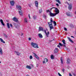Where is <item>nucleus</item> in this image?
Returning <instances> with one entry per match:
<instances>
[{
	"label": "nucleus",
	"instance_id": "6",
	"mask_svg": "<svg viewBox=\"0 0 76 76\" xmlns=\"http://www.w3.org/2000/svg\"><path fill=\"white\" fill-rule=\"evenodd\" d=\"M34 4L36 7H38V1H35L34 2Z\"/></svg>",
	"mask_w": 76,
	"mask_h": 76
},
{
	"label": "nucleus",
	"instance_id": "54",
	"mask_svg": "<svg viewBox=\"0 0 76 76\" xmlns=\"http://www.w3.org/2000/svg\"><path fill=\"white\" fill-rule=\"evenodd\" d=\"M68 1H70V0H68Z\"/></svg>",
	"mask_w": 76,
	"mask_h": 76
},
{
	"label": "nucleus",
	"instance_id": "27",
	"mask_svg": "<svg viewBox=\"0 0 76 76\" xmlns=\"http://www.w3.org/2000/svg\"><path fill=\"white\" fill-rule=\"evenodd\" d=\"M56 1L58 3H59V4H61V3L60 2V1H59V0H56Z\"/></svg>",
	"mask_w": 76,
	"mask_h": 76
},
{
	"label": "nucleus",
	"instance_id": "4",
	"mask_svg": "<svg viewBox=\"0 0 76 76\" xmlns=\"http://www.w3.org/2000/svg\"><path fill=\"white\" fill-rule=\"evenodd\" d=\"M31 45L34 48H39V47L38 46V45L36 43H34L32 42L31 44Z\"/></svg>",
	"mask_w": 76,
	"mask_h": 76
},
{
	"label": "nucleus",
	"instance_id": "32",
	"mask_svg": "<svg viewBox=\"0 0 76 76\" xmlns=\"http://www.w3.org/2000/svg\"><path fill=\"white\" fill-rule=\"evenodd\" d=\"M14 25L15 26V27L16 28H17V26H18V24H16L15 23H14Z\"/></svg>",
	"mask_w": 76,
	"mask_h": 76
},
{
	"label": "nucleus",
	"instance_id": "39",
	"mask_svg": "<svg viewBox=\"0 0 76 76\" xmlns=\"http://www.w3.org/2000/svg\"><path fill=\"white\" fill-rule=\"evenodd\" d=\"M62 71L63 72H64V69H62Z\"/></svg>",
	"mask_w": 76,
	"mask_h": 76
},
{
	"label": "nucleus",
	"instance_id": "29",
	"mask_svg": "<svg viewBox=\"0 0 76 76\" xmlns=\"http://www.w3.org/2000/svg\"><path fill=\"white\" fill-rule=\"evenodd\" d=\"M46 12L47 13H48V12H49V13H51V11H50V10H46Z\"/></svg>",
	"mask_w": 76,
	"mask_h": 76
},
{
	"label": "nucleus",
	"instance_id": "17",
	"mask_svg": "<svg viewBox=\"0 0 76 76\" xmlns=\"http://www.w3.org/2000/svg\"><path fill=\"white\" fill-rule=\"evenodd\" d=\"M68 39H69V41L70 42H72V43H73V41L71 39L70 37H68Z\"/></svg>",
	"mask_w": 76,
	"mask_h": 76
},
{
	"label": "nucleus",
	"instance_id": "41",
	"mask_svg": "<svg viewBox=\"0 0 76 76\" xmlns=\"http://www.w3.org/2000/svg\"><path fill=\"white\" fill-rule=\"evenodd\" d=\"M64 30H65V31H67V28L65 27L64 28Z\"/></svg>",
	"mask_w": 76,
	"mask_h": 76
},
{
	"label": "nucleus",
	"instance_id": "23",
	"mask_svg": "<svg viewBox=\"0 0 76 76\" xmlns=\"http://www.w3.org/2000/svg\"><path fill=\"white\" fill-rule=\"evenodd\" d=\"M0 40H1V41L2 42H3V43H5V42L4 41V40L2 39V38H1L0 39Z\"/></svg>",
	"mask_w": 76,
	"mask_h": 76
},
{
	"label": "nucleus",
	"instance_id": "19",
	"mask_svg": "<svg viewBox=\"0 0 76 76\" xmlns=\"http://www.w3.org/2000/svg\"><path fill=\"white\" fill-rule=\"evenodd\" d=\"M0 54H1V55H2L3 54V51H2V49L1 48H0Z\"/></svg>",
	"mask_w": 76,
	"mask_h": 76
},
{
	"label": "nucleus",
	"instance_id": "51",
	"mask_svg": "<svg viewBox=\"0 0 76 76\" xmlns=\"http://www.w3.org/2000/svg\"><path fill=\"white\" fill-rule=\"evenodd\" d=\"M23 33H22V34L21 35V36H22V35H23Z\"/></svg>",
	"mask_w": 76,
	"mask_h": 76
},
{
	"label": "nucleus",
	"instance_id": "36",
	"mask_svg": "<svg viewBox=\"0 0 76 76\" xmlns=\"http://www.w3.org/2000/svg\"><path fill=\"white\" fill-rule=\"evenodd\" d=\"M28 6L29 7H31V5L30 4H28Z\"/></svg>",
	"mask_w": 76,
	"mask_h": 76
},
{
	"label": "nucleus",
	"instance_id": "7",
	"mask_svg": "<svg viewBox=\"0 0 76 76\" xmlns=\"http://www.w3.org/2000/svg\"><path fill=\"white\" fill-rule=\"evenodd\" d=\"M10 4L12 6H14V4H15V2L14 1H11L10 2Z\"/></svg>",
	"mask_w": 76,
	"mask_h": 76
},
{
	"label": "nucleus",
	"instance_id": "42",
	"mask_svg": "<svg viewBox=\"0 0 76 76\" xmlns=\"http://www.w3.org/2000/svg\"><path fill=\"white\" fill-rule=\"evenodd\" d=\"M4 37H6V38H7V35H4Z\"/></svg>",
	"mask_w": 76,
	"mask_h": 76
},
{
	"label": "nucleus",
	"instance_id": "35",
	"mask_svg": "<svg viewBox=\"0 0 76 76\" xmlns=\"http://www.w3.org/2000/svg\"><path fill=\"white\" fill-rule=\"evenodd\" d=\"M32 56H30V59H32Z\"/></svg>",
	"mask_w": 76,
	"mask_h": 76
},
{
	"label": "nucleus",
	"instance_id": "52",
	"mask_svg": "<svg viewBox=\"0 0 76 76\" xmlns=\"http://www.w3.org/2000/svg\"><path fill=\"white\" fill-rule=\"evenodd\" d=\"M26 76H30L29 75H27Z\"/></svg>",
	"mask_w": 76,
	"mask_h": 76
},
{
	"label": "nucleus",
	"instance_id": "20",
	"mask_svg": "<svg viewBox=\"0 0 76 76\" xmlns=\"http://www.w3.org/2000/svg\"><path fill=\"white\" fill-rule=\"evenodd\" d=\"M24 22H25V23H28V20L26 18H25L24 19Z\"/></svg>",
	"mask_w": 76,
	"mask_h": 76
},
{
	"label": "nucleus",
	"instance_id": "5",
	"mask_svg": "<svg viewBox=\"0 0 76 76\" xmlns=\"http://www.w3.org/2000/svg\"><path fill=\"white\" fill-rule=\"evenodd\" d=\"M16 8L18 9V10H20L22 9V7H21V6H20L19 5H16Z\"/></svg>",
	"mask_w": 76,
	"mask_h": 76
},
{
	"label": "nucleus",
	"instance_id": "45",
	"mask_svg": "<svg viewBox=\"0 0 76 76\" xmlns=\"http://www.w3.org/2000/svg\"><path fill=\"white\" fill-rule=\"evenodd\" d=\"M28 39L29 41H31V38H29Z\"/></svg>",
	"mask_w": 76,
	"mask_h": 76
},
{
	"label": "nucleus",
	"instance_id": "44",
	"mask_svg": "<svg viewBox=\"0 0 76 76\" xmlns=\"http://www.w3.org/2000/svg\"><path fill=\"white\" fill-rule=\"evenodd\" d=\"M66 3H67V4L68 5H69H69H70V4H69V3H68V2H66Z\"/></svg>",
	"mask_w": 76,
	"mask_h": 76
},
{
	"label": "nucleus",
	"instance_id": "22",
	"mask_svg": "<svg viewBox=\"0 0 76 76\" xmlns=\"http://www.w3.org/2000/svg\"><path fill=\"white\" fill-rule=\"evenodd\" d=\"M18 12L20 15H22V10H20V11H18Z\"/></svg>",
	"mask_w": 76,
	"mask_h": 76
},
{
	"label": "nucleus",
	"instance_id": "46",
	"mask_svg": "<svg viewBox=\"0 0 76 76\" xmlns=\"http://www.w3.org/2000/svg\"><path fill=\"white\" fill-rule=\"evenodd\" d=\"M56 6H59V5H58V3H57L56 4Z\"/></svg>",
	"mask_w": 76,
	"mask_h": 76
},
{
	"label": "nucleus",
	"instance_id": "31",
	"mask_svg": "<svg viewBox=\"0 0 76 76\" xmlns=\"http://www.w3.org/2000/svg\"><path fill=\"white\" fill-rule=\"evenodd\" d=\"M59 45L61 46V47H62V46H63V44H61V43H59Z\"/></svg>",
	"mask_w": 76,
	"mask_h": 76
},
{
	"label": "nucleus",
	"instance_id": "16",
	"mask_svg": "<svg viewBox=\"0 0 76 76\" xmlns=\"http://www.w3.org/2000/svg\"><path fill=\"white\" fill-rule=\"evenodd\" d=\"M34 56L36 58H37V60H39V57H38V56H37V55H36V54H35V53H34Z\"/></svg>",
	"mask_w": 76,
	"mask_h": 76
},
{
	"label": "nucleus",
	"instance_id": "48",
	"mask_svg": "<svg viewBox=\"0 0 76 76\" xmlns=\"http://www.w3.org/2000/svg\"><path fill=\"white\" fill-rule=\"evenodd\" d=\"M54 8V7H53V8H50V10H52V9H53Z\"/></svg>",
	"mask_w": 76,
	"mask_h": 76
},
{
	"label": "nucleus",
	"instance_id": "9",
	"mask_svg": "<svg viewBox=\"0 0 76 76\" xmlns=\"http://www.w3.org/2000/svg\"><path fill=\"white\" fill-rule=\"evenodd\" d=\"M58 51V48H56L54 50V53H57Z\"/></svg>",
	"mask_w": 76,
	"mask_h": 76
},
{
	"label": "nucleus",
	"instance_id": "3",
	"mask_svg": "<svg viewBox=\"0 0 76 76\" xmlns=\"http://www.w3.org/2000/svg\"><path fill=\"white\" fill-rule=\"evenodd\" d=\"M53 21L52 20V18H51L50 20V22L48 23V25L50 28V30L51 31V29H53V25L52 24V23Z\"/></svg>",
	"mask_w": 76,
	"mask_h": 76
},
{
	"label": "nucleus",
	"instance_id": "11",
	"mask_svg": "<svg viewBox=\"0 0 76 76\" xmlns=\"http://www.w3.org/2000/svg\"><path fill=\"white\" fill-rule=\"evenodd\" d=\"M66 63L67 64H70V59H69V58H68L67 59V60L66 61Z\"/></svg>",
	"mask_w": 76,
	"mask_h": 76
},
{
	"label": "nucleus",
	"instance_id": "10",
	"mask_svg": "<svg viewBox=\"0 0 76 76\" xmlns=\"http://www.w3.org/2000/svg\"><path fill=\"white\" fill-rule=\"evenodd\" d=\"M47 62H48V59L47 58H45L44 59V61L43 62V63H46Z\"/></svg>",
	"mask_w": 76,
	"mask_h": 76
},
{
	"label": "nucleus",
	"instance_id": "53",
	"mask_svg": "<svg viewBox=\"0 0 76 76\" xmlns=\"http://www.w3.org/2000/svg\"><path fill=\"white\" fill-rule=\"evenodd\" d=\"M45 18H46V16H45Z\"/></svg>",
	"mask_w": 76,
	"mask_h": 76
},
{
	"label": "nucleus",
	"instance_id": "24",
	"mask_svg": "<svg viewBox=\"0 0 76 76\" xmlns=\"http://www.w3.org/2000/svg\"><path fill=\"white\" fill-rule=\"evenodd\" d=\"M50 58H51V59H54V56L53 55H51L50 56Z\"/></svg>",
	"mask_w": 76,
	"mask_h": 76
},
{
	"label": "nucleus",
	"instance_id": "13",
	"mask_svg": "<svg viewBox=\"0 0 76 76\" xmlns=\"http://www.w3.org/2000/svg\"><path fill=\"white\" fill-rule=\"evenodd\" d=\"M13 20L14 21H15V22H18V19H17V18H16L15 17H14L13 18Z\"/></svg>",
	"mask_w": 76,
	"mask_h": 76
},
{
	"label": "nucleus",
	"instance_id": "26",
	"mask_svg": "<svg viewBox=\"0 0 76 76\" xmlns=\"http://www.w3.org/2000/svg\"><path fill=\"white\" fill-rule=\"evenodd\" d=\"M7 25L8 28V29L10 28V26H9V23H7Z\"/></svg>",
	"mask_w": 76,
	"mask_h": 76
},
{
	"label": "nucleus",
	"instance_id": "49",
	"mask_svg": "<svg viewBox=\"0 0 76 76\" xmlns=\"http://www.w3.org/2000/svg\"><path fill=\"white\" fill-rule=\"evenodd\" d=\"M63 46H64V47H66V45H63Z\"/></svg>",
	"mask_w": 76,
	"mask_h": 76
},
{
	"label": "nucleus",
	"instance_id": "8",
	"mask_svg": "<svg viewBox=\"0 0 76 76\" xmlns=\"http://www.w3.org/2000/svg\"><path fill=\"white\" fill-rule=\"evenodd\" d=\"M69 10H71L72 8V4H69Z\"/></svg>",
	"mask_w": 76,
	"mask_h": 76
},
{
	"label": "nucleus",
	"instance_id": "14",
	"mask_svg": "<svg viewBox=\"0 0 76 76\" xmlns=\"http://www.w3.org/2000/svg\"><path fill=\"white\" fill-rule=\"evenodd\" d=\"M0 22H1V24L3 25V26H4V23H3V20L2 19H1L0 20Z\"/></svg>",
	"mask_w": 76,
	"mask_h": 76
},
{
	"label": "nucleus",
	"instance_id": "15",
	"mask_svg": "<svg viewBox=\"0 0 76 76\" xmlns=\"http://www.w3.org/2000/svg\"><path fill=\"white\" fill-rule=\"evenodd\" d=\"M26 69H31V66L28 65H27L26 66Z\"/></svg>",
	"mask_w": 76,
	"mask_h": 76
},
{
	"label": "nucleus",
	"instance_id": "37",
	"mask_svg": "<svg viewBox=\"0 0 76 76\" xmlns=\"http://www.w3.org/2000/svg\"><path fill=\"white\" fill-rule=\"evenodd\" d=\"M58 75L59 76H62V75H61V74H60V73L59 72L58 73Z\"/></svg>",
	"mask_w": 76,
	"mask_h": 76
},
{
	"label": "nucleus",
	"instance_id": "30",
	"mask_svg": "<svg viewBox=\"0 0 76 76\" xmlns=\"http://www.w3.org/2000/svg\"><path fill=\"white\" fill-rule=\"evenodd\" d=\"M60 60L61 61V63L62 64H63V58L61 57V58H60Z\"/></svg>",
	"mask_w": 76,
	"mask_h": 76
},
{
	"label": "nucleus",
	"instance_id": "1",
	"mask_svg": "<svg viewBox=\"0 0 76 76\" xmlns=\"http://www.w3.org/2000/svg\"><path fill=\"white\" fill-rule=\"evenodd\" d=\"M55 12L56 13H52V12H51L49 14V15L51 17H54L55 16H56V15H57V14H58L59 13V10L57 8H55Z\"/></svg>",
	"mask_w": 76,
	"mask_h": 76
},
{
	"label": "nucleus",
	"instance_id": "57",
	"mask_svg": "<svg viewBox=\"0 0 76 76\" xmlns=\"http://www.w3.org/2000/svg\"><path fill=\"white\" fill-rule=\"evenodd\" d=\"M75 30H76V28H75Z\"/></svg>",
	"mask_w": 76,
	"mask_h": 76
},
{
	"label": "nucleus",
	"instance_id": "33",
	"mask_svg": "<svg viewBox=\"0 0 76 76\" xmlns=\"http://www.w3.org/2000/svg\"><path fill=\"white\" fill-rule=\"evenodd\" d=\"M53 23L55 25V26H56V21H54L53 22Z\"/></svg>",
	"mask_w": 76,
	"mask_h": 76
},
{
	"label": "nucleus",
	"instance_id": "18",
	"mask_svg": "<svg viewBox=\"0 0 76 76\" xmlns=\"http://www.w3.org/2000/svg\"><path fill=\"white\" fill-rule=\"evenodd\" d=\"M66 14L67 16H70V12H66Z\"/></svg>",
	"mask_w": 76,
	"mask_h": 76
},
{
	"label": "nucleus",
	"instance_id": "50",
	"mask_svg": "<svg viewBox=\"0 0 76 76\" xmlns=\"http://www.w3.org/2000/svg\"><path fill=\"white\" fill-rule=\"evenodd\" d=\"M71 37H72V38H74V37L72 36H71Z\"/></svg>",
	"mask_w": 76,
	"mask_h": 76
},
{
	"label": "nucleus",
	"instance_id": "47",
	"mask_svg": "<svg viewBox=\"0 0 76 76\" xmlns=\"http://www.w3.org/2000/svg\"><path fill=\"white\" fill-rule=\"evenodd\" d=\"M57 47H59V48H60V45H58L57 46Z\"/></svg>",
	"mask_w": 76,
	"mask_h": 76
},
{
	"label": "nucleus",
	"instance_id": "38",
	"mask_svg": "<svg viewBox=\"0 0 76 76\" xmlns=\"http://www.w3.org/2000/svg\"><path fill=\"white\" fill-rule=\"evenodd\" d=\"M10 26H11V27H12H12H13V26H12V24H10Z\"/></svg>",
	"mask_w": 76,
	"mask_h": 76
},
{
	"label": "nucleus",
	"instance_id": "56",
	"mask_svg": "<svg viewBox=\"0 0 76 76\" xmlns=\"http://www.w3.org/2000/svg\"><path fill=\"white\" fill-rule=\"evenodd\" d=\"M75 50H76V48H75Z\"/></svg>",
	"mask_w": 76,
	"mask_h": 76
},
{
	"label": "nucleus",
	"instance_id": "55",
	"mask_svg": "<svg viewBox=\"0 0 76 76\" xmlns=\"http://www.w3.org/2000/svg\"><path fill=\"white\" fill-rule=\"evenodd\" d=\"M0 63H1V61H0Z\"/></svg>",
	"mask_w": 76,
	"mask_h": 76
},
{
	"label": "nucleus",
	"instance_id": "12",
	"mask_svg": "<svg viewBox=\"0 0 76 76\" xmlns=\"http://www.w3.org/2000/svg\"><path fill=\"white\" fill-rule=\"evenodd\" d=\"M14 52L16 54L17 56H19L20 55V53H19L18 51H15Z\"/></svg>",
	"mask_w": 76,
	"mask_h": 76
},
{
	"label": "nucleus",
	"instance_id": "34",
	"mask_svg": "<svg viewBox=\"0 0 76 76\" xmlns=\"http://www.w3.org/2000/svg\"><path fill=\"white\" fill-rule=\"evenodd\" d=\"M72 74H73V75H74V76H76V74H75V73L73 72H72Z\"/></svg>",
	"mask_w": 76,
	"mask_h": 76
},
{
	"label": "nucleus",
	"instance_id": "40",
	"mask_svg": "<svg viewBox=\"0 0 76 76\" xmlns=\"http://www.w3.org/2000/svg\"><path fill=\"white\" fill-rule=\"evenodd\" d=\"M34 20L36 19V16H34Z\"/></svg>",
	"mask_w": 76,
	"mask_h": 76
},
{
	"label": "nucleus",
	"instance_id": "28",
	"mask_svg": "<svg viewBox=\"0 0 76 76\" xmlns=\"http://www.w3.org/2000/svg\"><path fill=\"white\" fill-rule=\"evenodd\" d=\"M39 13H41L42 12V9H40V10H39Z\"/></svg>",
	"mask_w": 76,
	"mask_h": 76
},
{
	"label": "nucleus",
	"instance_id": "25",
	"mask_svg": "<svg viewBox=\"0 0 76 76\" xmlns=\"http://www.w3.org/2000/svg\"><path fill=\"white\" fill-rule=\"evenodd\" d=\"M62 42L63 43V44H64V45H66V42H65V40H62Z\"/></svg>",
	"mask_w": 76,
	"mask_h": 76
},
{
	"label": "nucleus",
	"instance_id": "2",
	"mask_svg": "<svg viewBox=\"0 0 76 76\" xmlns=\"http://www.w3.org/2000/svg\"><path fill=\"white\" fill-rule=\"evenodd\" d=\"M39 31H42L43 32H45V33L47 37H48V36H49V31H48L47 33L46 32V30H44V28L42 27H39Z\"/></svg>",
	"mask_w": 76,
	"mask_h": 76
},
{
	"label": "nucleus",
	"instance_id": "43",
	"mask_svg": "<svg viewBox=\"0 0 76 76\" xmlns=\"http://www.w3.org/2000/svg\"><path fill=\"white\" fill-rule=\"evenodd\" d=\"M28 17H29V18L30 19H31V17H30V15H29V14H28Z\"/></svg>",
	"mask_w": 76,
	"mask_h": 76
},
{
	"label": "nucleus",
	"instance_id": "21",
	"mask_svg": "<svg viewBox=\"0 0 76 76\" xmlns=\"http://www.w3.org/2000/svg\"><path fill=\"white\" fill-rule=\"evenodd\" d=\"M38 36L39 38H42V35L41 34H38Z\"/></svg>",
	"mask_w": 76,
	"mask_h": 76
}]
</instances>
